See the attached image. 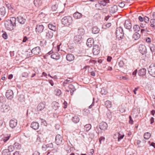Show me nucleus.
Segmentation results:
<instances>
[{"label":"nucleus","mask_w":155,"mask_h":155,"mask_svg":"<svg viewBox=\"0 0 155 155\" xmlns=\"http://www.w3.org/2000/svg\"><path fill=\"white\" fill-rule=\"evenodd\" d=\"M16 19L14 17H12L10 19L7 20L5 21V25L6 28L8 30L12 31L16 27Z\"/></svg>","instance_id":"1"},{"label":"nucleus","mask_w":155,"mask_h":155,"mask_svg":"<svg viewBox=\"0 0 155 155\" xmlns=\"http://www.w3.org/2000/svg\"><path fill=\"white\" fill-rule=\"evenodd\" d=\"M72 18L70 16L64 17L61 19L62 24L65 26H68L72 23Z\"/></svg>","instance_id":"2"},{"label":"nucleus","mask_w":155,"mask_h":155,"mask_svg":"<svg viewBox=\"0 0 155 155\" xmlns=\"http://www.w3.org/2000/svg\"><path fill=\"white\" fill-rule=\"evenodd\" d=\"M115 34L117 38L119 40L122 39L124 35V31L122 28L121 27L117 28L116 29Z\"/></svg>","instance_id":"3"},{"label":"nucleus","mask_w":155,"mask_h":155,"mask_svg":"<svg viewBox=\"0 0 155 155\" xmlns=\"http://www.w3.org/2000/svg\"><path fill=\"white\" fill-rule=\"evenodd\" d=\"M147 70L150 76L155 77V64H150L147 68Z\"/></svg>","instance_id":"4"},{"label":"nucleus","mask_w":155,"mask_h":155,"mask_svg":"<svg viewBox=\"0 0 155 155\" xmlns=\"http://www.w3.org/2000/svg\"><path fill=\"white\" fill-rule=\"evenodd\" d=\"M124 25L125 28L129 30L130 31H131L132 24L129 20H126L124 23Z\"/></svg>","instance_id":"5"},{"label":"nucleus","mask_w":155,"mask_h":155,"mask_svg":"<svg viewBox=\"0 0 155 155\" xmlns=\"http://www.w3.org/2000/svg\"><path fill=\"white\" fill-rule=\"evenodd\" d=\"M44 29V27L42 25H38L35 27V31L37 34L41 33Z\"/></svg>","instance_id":"6"},{"label":"nucleus","mask_w":155,"mask_h":155,"mask_svg":"<svg viewBox=\"0 0 155 155\" xmlns=\"http://www.w3.org/2000/svg\"><path fill=\"white\" fill-rule=\"evenodd\" d=\"M139 50L140 52L143 55L147 53V49L146 46L142 44H140L139 48Z\"/></svg>","instance_id":"7"},{"label":"nucleus","mask_w":155,"mask_h":155,"mask_svg":"<svg viewBox=\"0 0 155 155\" xmlns=\"http://www.w3.org/2000/svg\"><path fill=\"white\" fill-rule=\"evenodd\" d=\"M100 48L97 45H94L93 48V53L94 55H97L100 53Z\"/></svg>","instance_id":"8"},{"label":"nucleus","mask_w":155,"mask_h":155,"mask_svg":"<svg viewBox=\"0 0 155 155\" xmlns=\"http://www.w3.org/2000/svg\"><path fill=\"white\" fill-rule=\"evenodd\" d=\"M13 92L12 90L9 89L7 91L5 96L8 99L11 100L13 98Z\"/></svg>","instance_id":"9"},{"label":"nucleus","mask_w":155,"mask_h":155,"mask_svg":"<svg viewBox=\"0 0 155 155\" xmlns=\"http://www.w3.org/2000/svg\"><path fill=\"white\" fill-rule=\"evenodd\" d=\"M63 138L60 135L58 134L55 137V142L57 145H60L62 142Z\"/></svg>","instance_id":"10"},{"label":"nucleus","mask_w":155,"mask_h":155,"mask_svg":"<svg viewBox=\"0 0 155 155\" xmlns=\"http://www.w3.org/2000/svg\"><path fill=\"white\" fill-rule=\"evenodd\" d=\"M33 54L38 55L41 52V49L39 47H36L32 49L31 51Z\"/></svg>","instance_id":"11"},{"label":"nucleus","mask_w":155,"mask_h":155,"mask_svg":"<svg viewBox=\"0 0 155 155\" xmlns=\"http://www.w3.org/2000/svg\"><path fill=\"white\" fill-rule=\"evenodd\" d=\"M107 124L104 122H102L99 124V127L101 130H106L107 129Z\"/></svg>","instance_id":"12"},{"label":"nucleus","mask_w":155,"mask_h":155,"mask_svg":"<svg viewBox=\"0 0 155 155\" xmlns=\"http://www.w3.org/2000/svg\"><path fill=\"white\" fill-rule=\"evenodd\" d=\"M17 120L16 119L11 120L9 122V125L10 127L13 128L15 127L17 125Z\"/></svg>","instance_id":"13"},{"label":"nucleus","mask_w":155,"mask_h":155,"mask_svg":"<svg viewBox=\"0 0 155 155\" xmlns=\"http://www.w3.org/2000/svg\"><path fill=\"white\" fill-rule=\"evenodd\" d=\"M17 19L18 22L21 25H23L25 24L26 20L21 16H18L17 18Z\"/></svg>","instance_id":"14"},{"label":"nucleus","mask_w":155,"mask_h":155,"mask_svg":"<svg viewBox=\"0 0 155 155\" xmlns=\"http://www.w3.org/2000/svg\"><path fill=\"white\" fill-rule=\"evenodd\" d=\"M117 6L116 5L110 7L109 9V12L110 14H114L116 13L117 11Z\"/></svg>","instance_id":"15"},{"label":"nucleus","mask_w":155,"mask_h":155,"mask_svg":"<svg viewBox=\"0 0 155 155\" xmlns=\"http://www.w3.org/2000/svg\"><path fill=\"white\" fill-rule=\"evenodd\" d=\"M94 42V40L92 38H89L87 39L86 45L88 47H91L92 46Z\"/></svg>","instance_id":"16"},{"label":"nucleus","mask_w":155,"mask_h":155,"mask_svg":"<svg viewBox=\"0 0 155 155\" xmlns=\"http://www.w3.org/2000/svg\"><path fill=\"white\" fill-rule=\"evenodd\" d=\"M146 69L145 68H141L138 70V74L139 76H143L146 74Z\"/></svg>","instance_id":"17"},{"label":"nucleus","mask_w":155,"mask_h":155,"mask_svg":"<svg viewBox=\"0 0 155 155\" xmlns=\"http://www.w3.org/2000/svg\"><path fill=\"white\" fill-rule=\"evenodd\" d=\"M45 102H41L37 106V109L38 111H41L45 107Z\"/></svg>","instance_id":"18"},{"label":"nucleus","mask_w":155,"mask_h":155,"mask_svg":"<svg viewBox=\"0 0 155 155\" xmlns=\"http://www.w3.org/2000/svg\"><path fill=\"white\" fill-rule=\"evenodd\" d=\"M31 127L34 130H37L39 127V124L37 122H32L31 124Z\"/></svg>","instance_id":"19"},{"label":"nucleus","mask_w":155,"mask_h":155,"mask_svg":"<svg viewBox=\"0 0 155 155\" xmlns=\"http://www.w3.org/2000/svg\"><path fill=\"white\" fill-rule=\"evenodd\" d=\"M51 57L53 59L58 60L60 58V55L58 53L56 52L51 54Z\"/></svg>","instance_id":"20"},{"label":"nucleus","mask_w":155,"mask_h":155,"mask_svg":"<svg viewBox=\"0 0 155 155\" xmlns=\"http://www.w3.org/2000/svg\"><path fill=\"white\" fill-rule=\"evenodd\" d=\"M66 59L69 61H73L74 59V55L71 54H68L66 57Z\"/></svg>","instance_id":"21"},{"label":"nucleus","mask_w":155,"mask_h":155,"mask_svg":"<svg viewBox=\"0 0 155 155\" xmlns=\"http://www.w3.org/2000/svg\"><path fill=\"white\" fill-rule=\"evenodd\" d=\"M46 38L48 39H50L52 38L53 35V33L51 31H47L46 32Z\"/></svg>","instance_id":"22"},{"label":"nucleus","mask_w":155,"mask_h":155,"mask_svg":"<svg viewBox=\"0 0 155 155\" xmlns=\"http://www.w3.org/2000/svg\"><path fill=\"white\" fill-rule=\"evenodd\" d=\"M53 145L52 143L46 145H44L42 147V149L43 150L46 151L48 148L53 147Z\"/></svg>","instance_id":"23"},{"label":"nucleus","mask_w":155,"mask_h":155,"mask_svg":"<svg viewBox=\"0 0 155 155\" xmlns=\"http://www.w3.org/2000/svg\"><path fill=\"white\" fill-rule=\"evenodd\" d=\"M34 3L36 7H38L41 5L42 1L41 0H34Z\"/></svg>","instance_id":"24"},{"label":"nucleus","mask_w":155,"mask_h":155,"mask_svg":"<svg viewBox=\"0 0 155 155\" xmlns=\"http://www.w3.org/2000/svg\"><path fill=\"white\" fill-rule=\"evenodd\" d=\"M72 121L75 124L78 123L80 120V119L77 116H75L72 119Z\"/></svg>","instance_id":"25"},{"label":"nucleus","mask_w":155,"mask_h":155,"mask_svg":"<svg viewBox=\"0 0 155 155\" xmlns=\"http://www.w3.org/2000/svg\"><path fill=\"white\" fill-rule=\"evenodd\" d=\"M73 16L76 19H79L82 17V15L78 12H76L74 14Z\"/></svg>","instance_id":"26"},{"label":"nucleus","mask_w":155,"mask_h":155,"mask_svg":"<svg viewBox=\"0 0 155 155\" xmlns=\"http://www.w3.org/2000/svg\"><path fill=\"white\" fill-rule=\"evenodd\" d=\"M92 31L93 33L94 34H96L98 33L100 31V29L96 26H95L92 28Z\"/></svg>","instance_id":"27"},{"label":"nucleus","mask_w":155,"mask_h":155,"mask_svg":"<svg viewBox=\"0 0 155 155\" xmlns=\"http://www.w3.org/2000/svg\"><path fill=\"white\" fill-rule=\"evenodd\" d=\"M48 28L51 30L53 31H55L56 30V26L51 24H49L48 25Z\"/></svg>","instance_id":"28"},{"label":"nucleus","mask_w":155,"mask_h":155,"mask_svg":"<svg viewBox=\"0 0 155 155\" xmlns=\"http://www.w3.org/2000/svg\"><path fill=\"white\" fill-rule=\"evenodd\" d=\"M0 14L2 16L5 15L6 14V10L5 8L3 6L0 9Z\"/></svg>","instance_id":"29"},{"label":"nucleus","mask_w":155,"mask_h":155,"mask_svg":"<svg viewBox=\"0 0 155 155\" xmlns=\"http://www.w3.org/2000/svg\"><path fill=\"white\" fill-rule=\"evenodd\" d=\"M140 37V35L137 32H136L133 34V38L136 40L139 39Z\"/></svg>","instance_id":"30"},{"label":"nucleus","mask_w":155,"mask_h":155,"mask_svg":"<svg viewBox=\"0 0 155 155\" xmlns=\"http://www.w3.org/2000/svg\"><path fill=\"white\" fill-rule=\"evenodd\" d=\"M105 105L107 108H109L111 107L112 104L111 102L109 101H107L105 102Z\"/></svg>","instance_id":"31"},{"label":"nucleus","mask_w":155,"mask_h":155,"mask_svg":"<svg viewBox=\"0 0 155 155\" xmlns=\"http://www.w3.org/2000/svg\"><path fill=\"white\" fill-rule=\"evenodd\" d=\"M109 2V0H104L103 1H101L99 2V4L101 5H102L103 6H105Z\"/></svg>","instance_id":"32"},{"label":"nucleus","mask_w":155,"mask_h":155,"mask_svg":"<svg viewBox=\"0 0 155 155\" xmlns=\"http://www.w3.org/2000/svg\"><path fill=\"white\" fill-rule=\"evenodd\" d=\"M91 128V125L90 124H87L84 126V130L86 131H89Z\"/></svg>","instance_id":"33"},{"label":"nucleus","mask_w":155,"mask_h":155,"mask_svg":"<svg viewBox=\"0 0 155 155\" xmlns=\"http://www.w3.org/2000/svg\"><path fill=\"white\" fill-rule=\"evenodd\" d=\"M14 146L15 148L17 149H20L21 148V144L15 142L14 144Z\"/></svg>","instance_id":"34"},{"label":"nucleus","mask_w":155,"mask_h":155,"mask_svg":"<svg viewBox=\"0 0 155 155\" xmlns=\"http://www.w3.org/2000/svg\"><path fill=\"white\" fill-rule=\"evenodd\" d=\"M59 104L56 102L53 103L52 107L54 110H57L59 107Z\"/></svg>","instance_id":"35"},{"label":"nucleus","mask_w":155,"mask_h":155,"mask_svg":"<svg viewBox=\"0 0 155 155\" xmlns=\"http://www.w3.org/2000/svg\"><path fill=\"white\" fill-rule=\"evenodd\" d=\"M2 153V155H11L10 153L7 149L4 150Z\"/></svg>","instance_id":"36"},{"label":"nucleus","mask_w":155,"mask_h":155,"mask_svg":"<svg viewBox=\"0 0 155 155\" xmlns=\"http://www.w3.org/2000/svg\"><path fill=\"white\" fill-rule=\"evenodd\" d=\"M124 136V135L122 134V133H120V132L118 133V141H120L121 139H122Z\"/></svg>","instance_id":"37"},{"label":"nucleus","mask_w":155,"mask_h":155,"mask_svg":"<svg viewBox=\"0 0 155 155\" xmlns=\"http://www.w3.org/2000/svg\"><path fill=\"white\" fill-rule=\"evenodd\" d=\"M133 28L134 31H139L140 29V27L137 25H134L133 26Z\"/></svg>","instance_id":"38"},{"label":"nucleus","mask_w":155,"mask_h":155,"mask_svg":"<svg viewBox=\"0 0 155 155\" xmlns=\"http://www.w3.org/2000/svg\"><path fill=\"white\" fill-rule=\"evenodd\" d=\"M78 32L80 35H83L84 34V30L82 28H79L78 29Z\"/></svg>","instance_id":"39"},{"label":"nucleus","mask_w":155,"mask_h":155,"mask_svg":"<svg viewBox=\"0 0 155 155\" xmlns=\"http://www.w3.org/2000/svg\"><path fill=\"white\" fill-rule=\"evenodd\" d=\"M94 18L96 20H99L101 19V15L98 13H96L94 16Z\"/></svg>","instance_id":"40"},{"label":"nucleus","mask_w":155,"mask_h":155,"mask_svg":"<svg viewBox=\"0 0 155 155\" xmlns=\"http://www.w3.org/2000/svg\"><path fill=\"white\" fill-rule=\"evenodd\" d=\"M151 136L149 132H147L144 134V138L145 139H148Z\"/></svg>","instance_id":"41"},{"label":"nucleus","mask_w":155,"mask_h":155,"mask_svg":"<svg viewBox=\"0 0 155 155\" xmlns=\"http://www.w3.org/2000/svg\"><path fill=\"white\" fill-rule=\"evenodd\" d=\"M80 36H76L74 38V40L75 43H80L81 39L79 37Z\"/></svg>","instance_id":"42"},{"label":"nucleus","mask_w":155,"mask_h":155,"mask_svg":"<svg viewBox=\"0 0 155 155\" xmlns=\"http://www.w3.org/2000/svg\"><path fill=\"white\" fill-rule=\"evenodd\" d=\"M150 26L153 28L155 27V19H152L150 20Z\"/></svg>","instance_id":"43"},{"label":"nucleus","mask_w":155,"mask_h":155,"mask_svg":"<svg viewBox=\"0 0 155 155\" xmlns=\"http://www.w3.org/2000/svg\"><path fill=\"white\" fill-rule=\"evenodd\" d=\"M58 5L57 3H56L52 5L51 7V10L53 11H55L57 9Z\"/></svg>","instance_id":"44"},{"label":"nucleus","mask_w":155,"mask_h":155,"mask_svg":"<svg viewBox=\"0 0 155 155\" xmlns=\"http://www.w3.org/2000/svg\"><path fill=\"white\" fill-rule=\"evenodd\" d=\"M15 149L14 145H10L8 147V149H7L10 153L13 151Z\"/></svg>","instance_id":"45"},{"label":"nucleus","mask_w":155,"mask_h":155,"mask_svg":"<svg viewBox=\"0 0 155 155\" xmlns=\"http://www.w3.org/2000/svg\"><path fill=\"white\" fill-rule=\"evenodd\" d=\"M10 137V135H7L5 137L3 138L2 139V140L4 142H6L9 139Z\"/></svg>","instance_id":"46"},{"label":"nucleus","mask_w":155,"mask_h":155,"mask_svg":"<svg viewBox=\"0 0 155 155\" xmlns=\"http://www.w3.org/2000/svg\"><path fill=\"white\" fill-rule=\"evenodd\" d=\"M150 50L152 52H154L155 51V45L153 44L150 45Z\"/></svg>","instance_id":"47"},{"label":"nucleus","mask_w":155,"mask_h":155,"mask_svg":"<svg viewBox=\"0 0 155 155\" xmlns=\"http://www.w3.org/2000/svg\"><path fill=\"white\" fill-rule=\"evenodd\" d=\"M56 94L57 96H59L61 94V91L60 90L57 89L55 90Z\"/></svg>","instance_id":"48"},{"label":"nucleus","mask_w":155,"mask_h":155,"mask_svg":"<svg viewBox=\"0 0 155 155\" xmlns=\"http://www.w3.org/2000/svg\"><path fill=\"white\" fill-rule=\"evenodd\" d=\"M107 91L104 88L101 89V94L105 95L107 94Z\"/></svg>","instance_id":"49"},{"label":"nucleus","mask_w":155,"mask_h":155,"mask_svg":"<svg viewBox=\"0 0 155 155\" xmlns=\"http://www.w3.org/2000/svg\"><path fill=\"white\" fill-rule=\"evenodd\" d=\"M68 87L70 90H76L74 86L71 84H70L68 86Z\"/></svg>","instance_id":"50"},{"label":"nucleus","mask_w":155,"mask_h":155,"mask_svg":"<svg viewBox=\"0 0 155 155\" xmlns=\"http://www.w3.org/2000/svg\"><path fill=\"white\" fill-rule=\"evenodd\" d=\"M118 65L120 67H123L124 65V63L123 61H120L118 62Z\"/></svg>","instance_id":"51"},{"label":"nucleus","mask_w":155,"mask_h":155,"mask_svg":"<svg viewBox=\"0 0 155 155\" xmlns=\"http://www.w3.org/2000/svg\"><path fill=\"white\" fill-rule=\"evenodd\" d=\"M18 100L20 101H22L24 98V96L20 95L18 96Z\"/></svg>","instance_id":"52"},{"label":"nucleus","mask_w":155,"mask_h":155,"mask_svg":"<svg viewBox=\"0 0 155 155\" xmlns=\"http://www.w3.org/2000/svg\"><path fill=\"white\" fill-rule=\"evenodd\" d=\"M143 21H144L145 22L146 24L149 22V19L148 17L145 16L143 18Z\"/></svg>","instance_id":"53"},{"label":"nucleus","mask_w":155,"mask_h":155,"mask_svg":"<svg viewBox=\"0 0 155 155\" xmlns=\"http://www.w3.org/2000/svg\"><path fill=\"white\" fill-rule=\"evenodd\" d=\"M5 5L6 7L9 9H11L12 8L11 5L9 4L8 2H6L5 3Z\"/></svg>","instance_id":"54"},{"label":"nucleus","mask_w":155,"mask_h":155,"mask_svg":"<svg viewBox=\"0 0 155 155\" xmlns=\"http://www.w3.org/2000/svg\"><path fill=\"white\" fill-rule=\"evenodd\" d=\"M28 74L26 72H24L22 73V77H24L25 78L28 77Z\"/></svg>","instance_id":"55"},{"label":"nucleus","mask_w":155,"mask_h":155,"mask_svg":"<svg viewBox=\"0 0 155 155\" xmlns=\"http://www.w3.org/2000/svg\"><path fill=\"white\" fill-rule=\"evenodd\" d=\"M111 26V23L110 22L107 23V24H104V26H105L106 27L105 28H108Z\"/></svg>","instance_id":"56"},{"label":"nucleus","mask_w":155,"mask_h":155,"mask_svg":"<svg viewBox=\"0 0 155 155\" xmlns=\"http://www.w3.org/2000/svg\"><path fill=\"white\" fill-rule=\"evenodd\" d=\"M105 140V137H101L99 139L100 144L101 143L102 141H104Z\"/></svg>","instance_id":"57"},{"label":"nucleus","mask_w":155,"mask_h":155,"mask_svg":"<svg viewBox=\"0 0 155 155\" xmlns=\"http://www.w3.org/2000/svg\"><path fill=\"white\" fill-rule=\"evenodd\" d=\"M40 119L41 120V123H42V124H43V125L45 126L47 125V123H46V121L45 120L41 118H40Z\"/></svg>","instance_id":"58"},{"label":"nucleus","mask_w":155,"mask_h":155,"mask_svg":"<svg viewBox=\"0 0 155 155\" xmlns=\"http://www.w3.org/2000/svg\"><path fill=\"white\" fill-rule=\"evenodd\" d=\"M94 100H95L94 98H93V102H92V104H91V105H90L88 107V108L89 109L91 108H92V107L94 105Z\"/></svg>","instance_id":"59"},{"label":"nucleus","mask_w":155,"mask_h":155,"mask_svg":"<svg viewBox=\"0 0 155 155\" xmlns=\"http://www.w3.org/2000/svg\"><path fill=\"white\" fill-rule=\"evenodd\" d=\"M94 100H95L94 98H93V102H92V104H91V105H90L88 107V108L89 109L91 108H92V107L94 105Z\"/></svg>","instance_id":"60"},{"label":"nucleus","mask_w":155,"mask_h":155,"mask_svg":"<svg viewBox=\"0 0 155 155\" xmlns=\"http://www.w3.org/2000/svg\"><path fill=\"white\" fill-rule=\"evenodd\" d=\"M2 37L5 39H6L8 38V35L6 32L4 33L2 35Z\"/></svg>","instance_id":"61"},{"label":"nucleus","mask_w":155,"mask_h":155,"mask_svg":"<svg viewBox=\"0 0 155 155\" xmlns=\"http://www.w3.org/2000/svg\"><path fill=\"white\" fill-rule=\"evenodd\" d=\"M129 123L130 124H133V120L132 119V118L131 117V116H129Z\"/></svg>","instance_id":"62"},{"label":"nucleus","mask_w":155,"mask_h":155,"mask_svg":"<svg viewBox=\"0 0 155 155\" xmlns=\"http://www.w3.org/2000/svg\"><path fill=\"white\" fill-rule=\"evenodd\" d=\"M72 81V79H71L70 78H68L66 80V81L64 82V84H65V83L67 84V82H68L69 83V82H71Z\"/></svg>","instance_id":"63"},{"label":"nucleus","mask_w":155,"mask_h":155,"mask_svg":"<svg viewBox=\"0 0 155 155\" xmlns=\"http://www.w3.org/2000/svg\"><path fill=\"white\" fill-rule=\"evenodd\" d=\"M125 6V4L124 2H121L119 4V6L123 8Z\"/></svg>","instance_id":"64"}]
</instances>
